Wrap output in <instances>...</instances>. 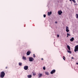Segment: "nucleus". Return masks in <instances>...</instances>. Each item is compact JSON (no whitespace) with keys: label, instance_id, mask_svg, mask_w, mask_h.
<instances>
[{"label":"nucleus","instance_id":"1","mask_svg":"<svg viewBox=\"0 0 78 78\" xmlns=\"http://www.w3.org/2000/svg\"><path fill=\"white\" fill-rule=\"evenodd\" d=\"M5 73L3 71L2 72L0 75V76L1 78H4V76H5Z\"/></svg>","mask_w":78,"mask_h":78},{"label":"nucleus","instance_id":"2","mask_svg":"<svg viewBox=\"0 0 78 78\" xmlns=\"http://www.w3.org/2000/svg\"><path fill=\"white\" fill-rule=\"evenodd\" d=\"M78 51V45H77L75 47L74 51L75 52H76V51Z\"/></svg>","mask_w":78,"mask_h":78},{"label":"nucleus","instance_id":"3","mask_svg":"<svg viewBox=\"0 0 78 78\" xmlns=\"http://www.w3.org/2000/svg\"><path fill=\"white\" fill-rule=\"evenodd\" d=\"M29 61H30V62H32V61H34V58H33V57H29Z\"/></svg>","mask_w":78,"mask_h":78},{"label":"nucleus","instance_id":"4","mask_svg":"<svg viewBox=\"0 0 78 78\" xmlns=\"http://www.w3.org/2000/svg\"><path fill=\"white\" fill-rule=\"evenodd\" d=\"M58 15H61L62 13V12L61 10H60L58 12Z\"/></svg>","mask_w":78,"mask_h":78},{"label":"nucleus","instance_id":"5","mask_svg":"<svg viewBox=\"0 0 78 78\" xmlns=\"http://www.w3.org/2000/svg\"><path fill=\"white\" fill-rule=\"evenodd\" d=\"M24 69L25 70H27L28 69V66H25L24 67Z\"/></svg>","mask_w":78,"mask_h":78},{"label":"nucleus","instance_id":"6","mask_svg":"<svg viewBox=\"0 0 78 78\" xmlns=\"http://www.w3.org/2000/svg\"><path fill=\"white\" fill-rule=\"evenodd\" d=\"M56 70L55 69H53L51 72V74H53L54 73H55Z\"/></svg>","mask_w":78,"mask_h":78},{"label":"nucleus","instance_id":"7","mask_svg":"<svg viewBox=\"0 0 78 78\" xmlns=\"http://www.w3.org/2000/svg\"><path fill=\"white\" fill-rule=\"evenodd\" d=\"M69 28L67 26L66 27V31L67 32V33H69V31H70L69 30Z\"/></svg>","mask_w":78,"mask_h":78},{"label":"nucleus","instance_id":"8","mask_svg":"<svg viewBox=\"0 0 78 78\" xmlns=\"http://www.w3.org/2000/svg\"><path fill=\"white\" fill-rule=\"evenodd\" d=\"M44 73L45 75H50L49 73L47 71H45Z\"/></svg>","mask_w":78,"mask_h":78},{"label":"nucleus","instance_id":"9","mask_svg":"<svg viewBox=\"0 0 78 78\" xmlns=\"http://www.w3.org/2000/svg\"><path fill=\"white\" fill-rule=\"evenodd\" d=\"M30 53H31V51H29L27 52V55H30Z\"/></svg>","mask_w":78,"mask_h":78},{"label":"nucleus","instance_id":"10","mask_svg":"<svg viewBox=\"0 0 78 78\" xmlns=\"http://www.w3.org/2000/svg\"><path fill=\"white\" fill-rule=\"evenodd\" d=\"M27 77L28 78H31L32 77V76L31 75H29L27 76Z\"/></svg>","mask_w":78,"mask_h":78},{"label":"nucleus","instance_id":"11","mask_svg":"<svg viewBox=\"0 0 78 78\" xmlns=\"http://www.w3.org/2000/svg\"><path fill=\"white\" fill-rule=\"evenodd\" d=\"M74 40V38L73 37H72L70 39V41L71 42H73V41Z\"/></svg>","mask_w":78,"mask_h":78},{"label":"nucleus","instance_id":"12","mask_svg":"<svg viewBox=\"0 0 78 78\" xmlns=\"http://www.w3.org/2000/svg\"><path fill=\"white\" fill-rule=\"evenodd\" d=\"M51 11L50 12H48V16H50V15H51Z\"/></svg>","mask_w":78,"mask_h":78},{"label":"nucleus","instance_id":"13","mask_svg":"<svg viewBox=\"0 0 78 78\" xmlns=\"http://www.w3.org/2000/svg\"><path fill=\"white\" fill-rule=\"evenodd\" d=\"M38 76L39 78H41V77H42V74H40Z\"/></svg>","mask_w":78,"mask_h":78},{"label":"nucleus","instance_id":"14","mask_svg":"<svg viewBox=\"0 0 78 78\" xmlns=\"http://www.w3.org/2000/svg\"><path fill=\"white\" fill-rule=\"evenodd\" d=\"M67 47L68 49V50H70V46H69V45H67Z\"/></svg>","mask_w":78,"mask_h":78},{"label":"nucleus","instance_id":"15","mask_svg":"<svg viewBox=\"0 0 78 78\" xmlns=\"http://www.w3.org/2000/svg\"><path fill=\"white\" fill-rule=\"evenodd\" d=\"M23 59H24V60H27V58L26 57H25L24 56L23 57Z\"/></svg>","mask_w":78,"mask_h":78},{"label":"nucleus","instance_id":"16","mask_svg":"<svg viewBox=\"0 0 78 78\" xmlns=\"http://www.w3.org/2000/svg\"><path fill=\"white\" fill-rule=\"evenodd\" d=\"M19 66H22V63L21 62H19Z\"/></svg>","mask_w":78,"mask_h":78},{"label":"nucleus","instance_id":"17","mask_svg":"<svg viewBox=\"0 0 78 78\" xmlns=\"http://www.w3.org/2000/svg\"><path fill=\"white\" fill-rule=\"evenodd\" d=\"M67 52L68 53H70V54H71V53H72V52L69 51H67Z\"/></svg>","mask_w":78,"mask_h":78},{"label":"nucleus","instance_id":"18","mask_svg":"<svg viewBox=\"0 0 78 78\" xmlns=\"http://www.w3.org/2000/svg\"><path fill=\"white\" fill-rule=\"evenodd\" d=\"M76 18H77V19H78V14H76Z\"/></svg>","mask_w":78,"mask_h":78},{"label":"nucleus","instance_id":"19","mask_svg":"<svg viewBox=\"0 0 78 78\" xmlns=\"http://www.w3.org/2000/svg\"><path fill=\"white\" fill-rule=\"evenodd\" d=\"M72 1H73V2H74V3H76V2L75 0H72Z\"/></svg>","mask_w":78,"mask_h":78},{"label":"nucleus","instance_id":"20","mask_svg":"<svg viewBox=\"0 0 78 78\" xmlns=\"http://www.w3.org/2000/svg\"><path fill=\"white\" fill-rule=\"evenodd\" d=\"M67 35L69 36H70V34H69V33H67Z\"/></svg>","mask_w":78,"mask_h":78},{"label":"nucleus","instance_id":"21","mask_svg":"<svg viewBox=\"0 0 78 78\" xmlns=\"http://www.w3.org/2000/svg\"><path fill=\"white\" fill-rule=\"evenodd\" d=\"M43 70H45V66H44L43 67Z\"/></svg>","mask_w":78,"mask_h":78},{"label":"nucleus","instance_id":"22","mask_svg":"<svg viewBox=\"0 0 78 78\" xmlns=\"http://www.w3.org/2000/svg\"><path fill=\"white\" fill-rule=\"evenodd\" d=\"M44 16V17H46V15L45 14H44L43 15Z\"/></svg>","mask_w":78,"mask_h":78},{"label":"nucleus","instance_id":"23","mask_svg":"<svg viewBox=\"0 0 78 78\" xmlns=\"http://www.w3.org/2000/svg\"><path fill=\"white\" fill-rule=\"evenodd\" d=\"M33 56H34V58H35V57H36V56H35V55L34 54H33Z\"/></svg>","mask_w":78,"mask_h":78},{"label":"nucleus","instance_id":"24","mask_svg":"<svg viewBox=\"0 0 78 78\" xmlns=\"http://www.w3.org/2000/svg\"><path fill=\"white\" fill-rule=\"evenodd\" d=\"M63 59H64V61H65L66 60L65 59V57H64V56H63Z\"/></svg>","mask_w":78,"mask_h":78},{"label":"nucleus","instance_id":"25","mask_svg":"<svg viewBox=\"0 0 78 78\" xmlns=\"http://www.w3.org/2000/svg\"><path fill=\"white\" fill-rule=\"evenodd\" d=\"M57 37H59V35H57Z\"/></svg>","mask_w":78,"mask_h":78},{"label":"nucleus","instance_id":"26","mask_svg":"<svg viewBox=\"0 0 78 78\" xmlns=\"http://www.w3.org/2000/svg\"><path fill=\"white\" fill-rule=\"evenodd\" d=\"M33 75H34V76L35 75V74L33 73Z\"/></svg>","mask_w":78,"mask_h":78},{"label":"nucleus","instance_id":"27","mask_svg":"<svg viewBox=\"0 0 78 78\" xmlns=\"http://www.w3.org/2000/svg\"><path fill=\"white\" fill-rule=\"evenodd\" d=\"M41 60H44V59H43V58H41Z\"/></svg>","mask_w":78,"mask_h":78},{"label":"nucleus","instance_id":"28","mask_svg":"<svg viewBox=\"0 0 78 78\" xmlns=\"http://www.w3.org/2000/svg\"><path fill=\"white\" fill-rule=\"evenodd\" d=\"M5 69H8V67H5Z\"/></svg>","mask_w":78,"mask_h":78},{"label":"nucleus","instance_id":"29","mask_svg":"<svg viewBox=\"0 0 78 78\" xmlns=\"http://www.w3.org/2000/svg\"><path fill=\"white\" fill-rule=\"evenodd\" d=\"M55 23H57V22L56 21V22H55Z\"/></svg>","mask_w":78,"mask_h":78},{"label":"nucleus","instance_id":"30","mask_svg":"<svg viewBox=\"0 0 78 78\" xmlns=\"http://www.w3.org/2000/svg\"><path fill=\"white\" fill-rule=\"evenodd\" d=\"M76 64H77V65H78V63H76Z\"/></svg>","mask_w":78,"mask_h":78},{"label":"nucleus","instance_id":"31","mask_svg":"<svg viewBox=\"0 0 78 78\" xmlns=\"http://www.w3.org/2000/svg\"><path fill=\"white\" fill-rule=\"evenodd\" d=\"M69 1H70V2H72V0H69Z\"/></svg>","mask_w":78,"mask_h":78},{"label":"nucleus","instance_id":"32","mask_svg":"<svg viewBox=\"0 0 78 78\" xmlns=\"http://www.w3.org/2000/svg\"><path fill=\"white\" fill-rule=\"evenodd\" d=\"M72 59H73V57H72Z\"/></svg>","mask_w":78,"mask_h":78},{"label":"nucleus","instance_id":"33","mask_svg":"<svg viewBox=\"0 0 78 78\" xmlns=\"http://www.w3.org/2000/svg\"><path fill=\"white\" fill-rule=\"evenodd\" d=\"M67 37H69V36L67 35Z\"/></svg>","mask_w":78,"mask_h":78}]
</instances>
